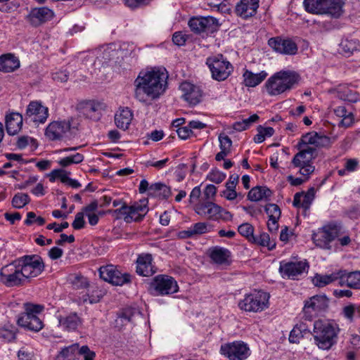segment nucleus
I'll return each instance as SVG.
<instances>
[{
  "mask_svg": "<svg viewBox=\"0 0 360 360\" xmlns=\"http://www.w3.org/2000/svg\"><path fill=\"white\" fill-rule=\"evenodd\" d=\"M167 79L168 73L165 68L141 71L134 83L135 98L145 103L148 98H159L166 90Z\"/></svg>",
  "mask_w": 360,
  "mask_h": 360,
  "instance_id": "obj_1",
  "label": "nucleus"
},
{
  "mask_svg": "<svg viewBox=\"0 0 360 360\" xmlns=\"http://www.w3.org/2000/svg\"><path fill=\"white\" fill-rule=\"evenodd\" d=\"M340 332L338 324L333 321L317 320L314 323V343L323 350L330 349L337 342Z\"/></svg>",
  "mask_w": 360,
  "mask_h": 360,
  "instance_id": "obj_2",
  "label": "nucleus"
},
{
  "mask_svg": "<svg viewBox=\"0 0 360 360\" xmlns=\"http://www.w3.org/2000/svg\"><path fill=\"white\" fill-rule=\"evenodd\" d=\"M300 80V77L296 72L282 70L269 77L265 86L269 95L277 96L294 88Z\"/></svg>",
  "mask_w": 360,
  "mask_h": 360,
  "instance_id": "obj_3",
  "label": "nucleus"
},
{
  "mask_svg": "<svg viewBox=\"0 0 360 360\" xmlns=\"http://www.w3.org/2000/svg\"><path fill=\"white\" fill-rule=\"evenodd\" d=\"M303 6L305 11L311 14H328L338 18L342 13L341 0H304Z\"/></svg>",
  "mask_w": 360,
  "mask_h": 360,
  "instance_id": "obj_4",
  "label": "nucleus"
},
{
  "mask_svg": "<svg viewBox=\"0 0 360 360\" xmlns=\"http://www.w3.org/2000/svg\"><path fill=\"white\" fill-rule=\"evenodd\" d=\"M24 308L25 312L22 313L18 318V325L34 332L41 330L44 324L38 314L43 311L44 307L41 304L25 303L24 304Z\"/></svg>",
  "mask_w": 360,
  "mask_h": 360,
  "instance_id": "obj_5",
  "label": "nucleus"
},
{
  "mask_svg": "<svg viewBox=\"0 0 360 360\" xmlns=\"http://www.w3.org/2000/svg\"><path fill=\"white\" fill-rule=\"evenodd\" d=\"M297 148L299 152L294 155L291 163L295 167L300 168L299 173L308 179L314 172L315 167L312 165V161L317 157L318 151L316 149L308 147L306 148Z\"/></svg>",
  "mask_w": 360,
  "mask_h": 360,
  "instance_id": "obj_6",
  "label": "nucleus"
},
{
  "mask_svg": "<svg viewBox=\"0 0 360 360\" xmlns=\"http://www.w3.org/2000/svg\"><path fill=\"white\" fill-rule=\"evenodd\" d=\"M269 295L262 290H255L245 295L238 306L240 309L247 312L257 313L269 307Z\"/></svg>",
  "mask_w": 360,
  "mask_h": 360,
  "instance_id": "obj_7",
  "label": "nucleus"
},
{
  "mask_svg": "<svg viewBox=\"0 0 360 360\" xmlns=\"http://www.w3.org/2000/svg\"><path fill=\"white\" fill-rule=\"evenodd\" d=\"M206 64L212 73V77L219 82L226 79L233 70L231 63L222 54L208 57Z\"/></svg>",
  "mask_w": 360,
  "mask_h": 360,
  "instance_id": "obj_8",
  "label": "nucleus"
},
{
  "mask_svg": "<svg viewBox=\"0 0 360 360\" xmlns=\"http://www.w3.org/2000/svg\"><path fill=\"white\" fill-rule=\"evenodd\" d=\"M148 200H141L131 205L123 203L122 207L115 210V212L122 215L126 223L141 221L148 212Z\"/></svg>",
  "mask_w": 360,
  "mask_h": 360,
  "instance_id": "obj_9",
  "label": "nucleus"
},
{
  "mask_svg": "<svg viewBox=\"0 0 360 360\" xmlns=\"http://www.w3.org/2000/svg\"><path fill=\"white\" fill-rule=\"evenodd\" d=\"M343 233L342 229L338 224H328L319 229L312 235V240L316 246L330 249V243Z\"/></svg>",
  "mask_w": 360,
  "mask_h": 360,
  "instance_id": "obj_10",
  "label": "nucleus"
},
{
  "mask_svg": "<svg viewBox=\"0 0 360 360\" xmlns=\"http://www.w3.org/2000/svg\"><path fill=\"white\" fill-rule=\"evenodd\" d=\"M150 293L155 296L171 295L179 291L176 280L167 275H158L150 284Z\"/></svg>",
  "mask_w": 360,
  "mask_h": 360,
  "instance_id": "obj_11",
  "label": "nucleus"
},
{
  "mask_svg": "<svg viewBox=\"0 0 360 360\" xmlns=\"http://www.w3.org/2000/svg\"><path fill=\"white\" fill-rule=\"evenodd\" d=\"M19 263L21 266L20 274L25 281L37 277L44 269L42 259L37 255L23 256L19 259Z\"/></svg>",
  "mask_w": 360,
  "mask_h": 360,
  "instance_id": "obj_12",
  "label": "nucleus"
},
{
  "mask_svg": "<svg viewBox=\"0 0 360 360\" xmlns=\"http://www.w3.org/2000/svg\"><path fill=\"white\" fill-rule=\"evenodd\" d=\"M188 25L195 34H212L217 32L220 26L219 20L212 16H195L190 18Z\"/></svg>",
  "mask_w": 360,
  "mask_h": 360,
  "instance_id": "obj_13",
  "label": "nucleus"
},
{
  "mask_svg": "<svg viewBox=\"0 0 360 360\" xmlns=\"http://www.w3.org/2000/svg\"><path fill=\"white\" fill-rule=\"evenodd\" d=\"M98 272L101 279L113 285L122 286L131 282V275L129 274L122 273L116 266L112 264L101 266Z\"/></svg>",
  "mask_w": 360,
  "mask_h": 360,
  "instance_id": "obj_14",
  "label": "nucleus"
},
{
  "mask_svg": "<svg viewBox=\"0 0 360 360\" xmlns=\"http://www.w3.org/2000/svg\"><path fill=\"white\" fill-rule=\"evenodd\" d=\"M220 352L229 360H245L250 355V349L248 345L239 341L222 345Z\"/></svg>",
  "mask_w": 360,
  "mask_h": 360,
  "instance_id": "obj_15",
  "label": "nucleus"
},
{
  "mask_svg": "<svg viewBox=\"0 0 360 360\" xmlns=\"http://www.w3.org/2000/svg\"><path fill=\"white\" fill-rule=\"evenodd\" d=\"M309 269L306 262H280L279 271L283 278L297 279L299 276L307 273Z\"/></svg>",
  "mask_w": 360,
  "mask_h": 360,
  "instance_id": "obj_16",
  "label": "nucleus"
},
{
  "mask_svg": "<svg viewBox=\"0 0 360 360\" xmlns=\"http://www.w3.org/2000/svg\"><path fill=\"white\" fill-rule=\"evenodd\" d=\"M328 307V299L324 295H315L307 300L303 308L306 319L311 320L313 313L317 314L326 310Z\"/></svg>",
  "mask_w": 360,
  "mask_h": 360,
  "instance_id": "obj_17",
  "label": "nucleus"
},
{
  "mask_svg": "<svg viewBox=\"0 0 360 360\" xmlns=\"http://www.w3.org/2000/svg\"><path fill=\"white\" fill-rule=\"evenodd\" d=\"M330 145V139L326 136L320 135L316 132H309L302 136L297 143V147L317 148L328 147Z\"/></svg>",
  "mask_w": 360,
  "mask_h": 360,
  "instance_id": "obj_18",
  "label": "nucleus"
},
{
  "mask_svg": "<svg viewBox=\"0 0 360 360\" xmlns=\"http://www.w3.org/2000/svg\"><path fill=\"white\" fill-rule=\"evenodd\" d=\"M268 44L276 52L281 54L295 55L297 51V44L290 39L272 37L269 39Z\"/></svg>",
  "mask_w": 360,
  "mask_h": 360,
  "instance_id": "obj_19",
  "label": "nucleus"
},
{
  "mask_svg": "<svg viewBox=\"0 0 360 360\" xmlns=\"http://www.w3.org/2000/svg\"><path fill=\"white\" fill-rule=\"evenodd\" d=\"M70 129V123L66 121L51 122L46 128L45 135L51 141L61 140Z\"/></svg>",
  "mask_w": 360,
  "mask_h": 360,
  "instance_id": "obj_20",
  "label": "nucleus"
},
{
  "mask_svg": "<svg viewBox=\"0 0 360 360\" xmlns=\"http://www.w3.org/2000/svg\"><path fill=\"white\" fill-rule=\"evenodd\" d=\"M53 12L47 7L34 8L26 17L27 21L33 27H38L51 20Z\"/></svg>",
  "mask_w": 360,
  "mask_h": 360,
  "instance_id": "obj_21",
  "label": "nucleus"
},
{
  "mask_svg": "<svg viewBox=\"0 0 360 360\" xmlns=\"http://www.w3.org/2000/svg\"><path fill=\"white\" fill-rule=\"evenodd\" d=\"M179 89L182 91L181 97L190 105H195L200 102L202 91L198 86L184 82L181 84Z\"/></svg>",
  "mask_w": 360,
  "mask_h": 360,
  "instance_id": "obj_22",
  "label": "nucleus"
},
{
  "mask_svg": "<svg viewBox=\"0 0 360 360\" xmlns=\"http://www.w3.org/2000/svg\"><path fill=\"white\" fill-rule=\"evenodd\" d=\"M48 115V108L37 101H32L27 106L26 116L34 122L44 123Z\"/></svg>",
  "mask_w": 360,
  "mask_h": 360,
  "instance_id": "obj_23",
  "label": "nucleus"
},
{
  "mask_svg": "<svg viewBox=\"0 0 360 360\" xmlns=\"http://www.w3.org/2000/svg\"><path fill=\"white\" fill-rule=\"evenodd\" d=\"M212 263L218 266H229L231 264V252L224 248L215 246L208 250Z\"/></svg>",
  "mask_w": 360,
  "mask_h": 360,
  "instance_id": "obj_24",
  "label": "nucleus"
},
{
  "mask_svg": "<svg viewBox=\"0 0 360 360\" xmlns=\"http://www.w3.org/2000/svg\"><path fill=\"white\" fill-rule=\"evenodd\" d=\"M153 257L150 254H141L136 260V273L142 276H150L155 273V268L153 263Z\"/></svg>",
  "mask_w": 360,
  "mask_h": 360,
  "instance_id": "obj_25",
  "label": "nucleus"
},
{
  "mask_svg": "<svg viewBox=\"0 0 360 360\" xmlns=\"http://www.w3.org/2000/svg\"><path fill=\"white\" fill-rule=\"evenodd\" d=\"M259 0H240L236 6V13L243 18L255 15L259 8Z\"/></svg>",
  "mask_w": 360,
  "mask_h": 360,
  "instance_id": "obj_26",
  "label": "nucleus"
},
{
  "mask_svg": "<svg viewBox=\"0 0 360 360\" xmlns=\"http://www.w3.org/2000/svg\"><path fill=\"white\" fill-rule=\"evenodd\" d=\"M59 327L65 331H75L82 325V319L75 312L58 317Z\"/></svg>",
  "mask_w": 360,
  "mask_h": 360,
  "instance_id": "obj_27",
  "label": "nucleus"
},
{
  "mask_svg": "<svg viewBox=\"0 0 360 360\" xmlns=\"http://www.w3.org/2000/svg\"><path fill=\"white\" fill-rule=\"evenodd\" d=\"M196 213L202 217L212 220H218L221 207L212 202L199 203L195 205Z\"/></svg>",
  "mask_w": 360,
  "mask_h": 360,
  "instance_id": "obj_28",
  "label": "nucleus"
},
{
  "mask_svg": "<svg viewBox=\"0 0 360 360\" xmlns=\"http://www.w3.org/2000/svg\"><path fill=\"white\" fill-rule=\"evenodd\" d=\"M339 272H341L339 278L340 286L345 285L351 288L360 289V271L347 273L345 270H339Z\"/></svg>",
  "mask_w": 360,
  "mask_h": 360,
  "instance_id": "obj_29",
  "label": "nucleus"
},
{
  "mask_svg": "<svg viewBox=\"0 0 360 360\" xmlns=\"http://www.w3.org/2000/svg\"><path fill=\"white\" fill-rule=\"evenodd\" d=\"M6 128L8 134H18L22 126V116L18 112H11L6 115Z\"/></svg>",
  "mask_w": 360,
  "mask_h": 360,
  "instance_id": "obj_30",
  "label": "nucleus"
},
{
  "mask_svg": "<svg viewBox=\"0 0 360 360\" xmlns=\"http://www.w3.org/2000/svg\"><path fill=\"white\" fill-rule=\"evenodd\" d=\"M315 196L314 188H310L306 193H295L292 202L293 206L302 207L305 211L308 210Z\"/></svg>",
  "mask_w": 360,
  "mask_h": 360,
  "instance_id": "obj_31",
  "label": "nucleus"
},
{
  "mask_svg": "<svg viewBox=\"0 0 360 360\" xmlns=\"http://www.w3.org/2000/svg\"><path fill=\"white\" fill-rule=\"evenodd\" d=\"M133 119V112L129 108L120 109L115 115L116 126L123 130L129 128Z\"/></svg>",
  "mask_w": 360,
  "mask_h": 360,
  "instance_id": "obj_32",
  "label": "nucleus"
},
{
  "mask_svg": "<svg viewBox=\"0 0 360 360\" xmlns=\"http://www.w3.org/2000/svg\"><path fill=\"white\" fill-rule=\"evenodd\" d=\"M333 91L338 98L344 101L356 103L359 100V94L345 85L338 86Z\"/></svg>",
  "mask_w": 360,
  "mask_h": 360,
  "instance_id": "obj_33",
  "label": "nucleus"
},
{
  "mask_svg": "<svg viewBox=\"0 0 360 360\" xmlns=\"http://www.w3.org/2000/svg\"><path fill=\"white\" fill-rule=\"evenodd\" d=\"M20 67V60L13 54L7 53L0 56V71L13 72Z\"/></svg>",
  "mask_w": 360,
  "mask_h": 360,
  "instance_id": "obj_34",
  "label": "nucleus"
},
{
  "mask_svg": "<svg viewBox=\"0 0 360 360\" xmlns=\"http://www.w3.org/2000/svg\"><path fill=\"white\" fill-rule=\"evenodd\" d=\"M6 267L1 269L0 275L2 281L7 286H15L19 285L25 281V279L22 274H20V270L16 269L13 273L6 274Z\"/></svg>",
  "mask_w": 360,
  "mask_h": 360,
  "instance_id": "obj_35",
  "label": "nucleus"
},
{
  "mask_svg": "<svg viewBox=\"0 0 360 360\" xmlns=\"http://www.w3.org/2000/svg\"><path fill=\"white\" fill-rule=\"evenodd\" d=\"M267 75L265 71L255 74L248 70H245L243 75L244 84L248 87H255L262 83Z\"/></svg>",
  "mask_w": 360,
  "mask_h": 360,
  "instance_id": "obj_36",
  "label": "nucleus"
},
{
  "mask_svg": "<svg viewBox=\"0 0 360 360\" xmlns=\"http://www.w3.org/2000/svg\"><path fill=\"white\" fill-rule=\"evenodd\" d=\"M340 274L338 271H334L330 274H316L312 278V282L315 286L319 288H323L330 283H332L336 281H339Z\"/></svg>",
  "mask_w": 360,
  "mask_h": 360,
  "instance_id": "obj_37",
  "label": "nucleus"
},
{
  "mask_svg": "<svg viewBox=\"0 0 360 360\" xmlns=\"http://www.w3.org/2000/svg\"><path fill=\"white\" fill-rule=\"evenodd\" d=\"M103 108V103L95 101H87L81 103L82 112L88 118L96 117L95 114Z\"/></svg>",
  "mask_w": 360,
  "mask_h": 360,
  "instance_id": "obj_38",
  "label": "nucleus"
},
{
  "mask_svg": "<svg viewBox=\"0 0 360 360\" xmlns=\"http://www.w3.org/2000/svg\"><path fill=\"white\" fill-rule=\"evenodd\" d=\"M271 195V191L265 186H256L248 193V198L251 201H259L267 199Z\"/></svg>",
  "mask_w": 360,
  "mask_h": 360,
  "instance_id": "obj_39",
  "label": "nucleus"
},
{
  "mask_svg": "<svg viewBox=\"0 0 360 360\" xmlns=\"http://www.w3.org/2000/svg\"><path fill=\"white\" fill-rule=\"evenodd\" d=\"M149 191L151 195L162 198H168L171 195L169 187L162 183L153 184L149 187Z\"/></svg>",
  "mask_w": 360,
  "mask_h": 360,
  "instance_id": "obj_40",
  "label": "nucleus"
},
{
  "mask_svg": "<svg viewBox=\"0 0 360 360\" xmlns=\"http://www.w3.org/2000/svg\"><path fill=\"white\" fill-rule=\"evenodd\" d=\"M251 242L267 247L269 250H272L276 247L275 242L270 240L269 235L266 233H262L259 236H254V239Z\"/></svg>",
  "mask_w": 360,
  "mask_h": 360,
  "instance_id": "obj_41",
  "label": "nucleus"
},
{
  "mask_svg": "<svg viewBox=\"0 0 360 360\" xmlns=\"http://www.w3.org/2000/svg\"><path fill=\"white\" fill-rule=\"evenodd\" d=\"M341 49L345 54H352L360 49V44L357 39H345L340 44Z\"/></svg>",
  "mask_w": 360,
  "mask_h": 360,
  "instance_id": "obj_42",
  "label": "nucleus"
},
{
  "mask_svg": "<svg viewBox=\"0 0 360 360\" xmlns=\"http://www.w3.org/2000/svg\"><path fill=\"white\" fill-rule=\"evenodd\" d=\"M78 344H73L65 347L60 352L58 355V360H72L75 352L78 349Z\"/></svg>",
  "mask_w": 360,
  "mask_h": 360,
  "instance_id": "obj_43",
  "label": "nucleus"
},
{
  "mask_svg": "<svg viewBox=\"0 0 360 360\" xmlns=\"http://www.w3.org/2000/svg\"><path fill=\"white\" fill-rule=\"evenodd\" d=\"M84 157L82 154L77 153L72 155L60 159L58 161V164L63 167H66L72 164H79L82 162L84 160Z\"/></svg>",
  "mask_w": 360,
  "mask_h": 360,
  "instance_id": "obj_44",
  "label": "nucleus"
},
{
  "mask_svg": "<svg viewBox=\"0 0 360 360\" xmlns=\"http://www.w3.org/2000/svg\"><path fill=\"white\" fill-rule=\"evenodd\" d=\"M30 201V198L27 194L18 193L13 196L12 205L14 207L20 209L28 204Z\"/></svg>",
  "mask_w": 360,
  "mask_h": 360,
  "instance_id": "obj_45",
  "label": "nucleus"
},
{
  "mask_svg": "<svg viewBox=\"0 0 360 360\" xmlns=\"http://www.w3.org/2000/svg\"><path fill=\"white\" fill-rule=\"evenodd\" d=\"M16 330L15 326H10L0 328V338L6 342H11L15 339Z\"/></svg>",
  "mask_w": 360,
  "mask_h": 360,
  "instance_id": "obj_46",
  "label": "nucleus"
},
{
  "mask_svg": "<svg viewBox=\"0 0 360 360\" xmlns=\"http://www.w3.org/2000/svg\"><path fill=\"white\" fill-rule=\"evenodd\" d=\"M69 174L62 169H54L49 174V180L53 182L56 179H60L61 182L67 184L70 179Z\"/></svg>",
  "mask_w": 360,
  "mask_h": 360,
  "instance_id": "obj_47",
  "label": "nucleus"
},
{
  "mask_svg": "<svg viewBox=\"0 0 360 360\" xmlns=\"http://www.w3.org/2000/svg\"><path fill=\"white\" fill-rule=\"evenodd\" d=\"M343 314L349 321L354 317H360V308L354 304L346 306L343 309Z\"/></svg>",
  "mask_w": 360,
  "mask_h": 360,
  "instance_id": "obj_48",
  "label": "nucleus"
},
{
  "mask_svg": "<svg viewBox=\"0 0 360 360\" xmlns=\"http://www.w3.org/2000/svg\"><path fill=\"white\" fill-rule=\"evenodd\" d=\"M239 233L247 238L250 241L254 239V227L249 223H244L238 228Z\"/></svg>",
  "mask_w": 360,
  "mask_h": 360,
  "instance_id": "obj_49",
  "label": "nucleus"
},
{
  "mask_svg": "<svg viewBox=\"0 0 360 360\" xmlns=\"http://www.w3.org/2000/svg\"><path fill=\"white\" fill-rule=\"evenodd\" d=\"M265 211L270 219H279L281 212L279 207L276 204H269L265 207Z\"/></svg>",
  "mask_w": 360,
  "mask_h": 360,
  "instance_id": "obj_50",
  "label": "nucleus"
},
{
  "mask_svg": "<svg viewBox=\"0 0 360 360\" xmlns=\"http://www.w3.org/2000/svg\"><path fill=\"white\" fill-rule=\"evenodd\" d=\"M46 220L41 217H37L33 212H29L27 214V219L25 220V224L30 226L34 223L37 224L39 226H42L45 224Z\"/></svg>",
  "mask_w": 360,
  "mask_h": 360,
  "instance_id": "obj_51",
  "label": "nucleus"
},
{
  "mask_svg": "<svg viewBox=\"0 0 360 360\" xmlns=\"http://www.w3.org/2000/svg\"><path fill=\"white\" fill-rule=\"evenodd\" d=\"M104 292L101 290H94L91 295H86L84 296L83 301L84 302H89L90 304H94L98 302L103 297Z\"/></svg>",
  "mask_w": 360,
  "mask_h": 360,
  "instance_id": "obj_52",
  "label": "nucleus"
},
{
  "mask_svg": "<svg viewBox=\"0 0 360 360\" xmlns=\"http://www.w3.org/2000/svg\"><path fill=\"white\" fill-rule=\"evenodd\" d=\"M226 178V174L219 170H212L207 176V179L215 183L220 184Z\"/></svg>",
  "mask_w": 360,
  "mask_h": 360,
  "instance_id": "obj_53",
  "label": "nucleus"
},
{
  "mask_svg": "<svg viewBox=\"0 0 360 360\" xmlns=\"http://www.w3.org/2000/svg\"><path fill=\"white\" fill-rule=\"evenodd\" d=\"M69 78V72L66 70H59L52 73V79L57 82H65Z\"/></svg>",
  "mask_w": 360,
  "mask_h": 360,
  "instance_id": "obj_54",
  "label": "nucleus"
},
{
  "mask_svg": "<svg viewBox=\"0 0 360 360\" xmlns=\"http://www.w3.org/2000/svg\"><path fill=\"white\" fill-rule=\"evenodd\" d=\"M79 354L82 355L84 360H94L96 353L91 351L87 345L82 346L78 351Z\"/></svg>",
  "mask_w": 360,
  "mask_h": 360,
  "instance_id": "obj_55",
  "label": "nucleus"
},
{
  "mask_svg": "<svg viewBox=\"0 0 360 360\" xmlns=\"http://www.w3.org/2000/svg\"><path fill=\"white\" fill-rule=\"evenodd\" d=\"M219 141L220 149L228 150L231 151L232 141L227 135L221 134L219 136Z\"/></svg>",
  "mask_w": 360,
  "mask_h": 360,
  "instance_id": "obj_56",
  "label": "nucleus"
},
{
  "mask_svg": "<svg viewBox=\"0 0 360 360\" xmlns=\"http://www.w3.org/2000/svg\"><path fill=\"white\" fill-rule=\"evenodd\" d=\"M133 316L132 310L130 309H124L122 311V313L118 316L116 321L118 323L119 321L122 323H127L131 321Z\"/></svg>",
  "mask_w": 360,
  "mask_h": 360,
  "instance_id": "obj_57",
  "label": "nucleus"
},
{
  "mask_svg": "<svg viewBox=\"0 0 360 360\" xmlns=\"http://www.w3.org/2000/svg\"><path fill=\"white\" fill-rule=\"evenodd\" d=\"M72 285L75 288H86L89 286L87 278L82 276H76L72 281Z\"/></svg>",
  "mask_w": 360,
  "mask_h": 360,
  "instance_id": "obj_58",
  "label": "nucleus"
},
{
  "mask_svg": "<svg viewBox=\"0 0 360 360\" xmlns=\"http://www.w3.org/2000/svg\"><path fill=\"white\" fill-rule=\"evenodd\" d=\"M195 236L202 235L208 231L207 224L205 222H198L191 226Z\"/></svg>",
  "mask_w": 360,
  "mask_h": 360,
  "instance_id": "obj_59",
  "label": "nucleus"
},
{
  "mask_svg": "<svg viewBox=\"0 0 360 360\" xmlns=\"http://www.w3.org/2000/svg\"><path fill=\"white\" fill-rule=\"evenodd\" d=\"M341 124L345 127H349L354 122V115L352 112H348L346 109V113H344L343 117H341Z\"/></svg>",
  "mask_w": 360,
  "mask_h": 360,
  "instance_id": "obj_60",
  "label": "nucleus"
},
{
  "mask_svg": "<svg viewBox=\"0 0 360 360\" xmlns=\"http://www.w3.org/2000/svg\"><path fill=\"white\" fill-rule=\"evenodd\" d=\"M300 328L294 327L293 329L290 331L289 335V341L292 343H298L303 338V334H302Z\"/></svg>",
  "mask_w": 360,
  "mask_h": 360,
  "instance_id": "obj_61",
  "label": "nucleus"
},
{
  "mask_svg": "<svg viewBox=\"0 0 360 360\" xmlns=\"http://www.w3.org/2000/svg\"><path fill=\"white\" fill-rule=\"evenodd\" d=\"M84 213L77 212L75 215V220L73 221L72 226L76 230H79L84 226Z\"/></svg>",
  "mask_w": 360,
  "mask_h": 360,
  "instance_id": "obj_62",
  "label": "nucleus"
},
{
  "mask_svg": "<svg viewBox=\"0 0 360 360\" xmlns=\"http://www.w3.org/2000/svg\"><path fill=\"white\" fill-rule=\"evenodd\" d=\"M176 132L179 137L181 139H186L193 134V131H191L188 124L187 126L179 127L176 130Z\"/></svg>",
  "mask_w": 360,
  "mask_h": 360,
  "instance_id": "obj_63",
  "label": "nucleus"
},
{
  "mask_svg": "<svg viewBox=\"0 0 360 360\" xmlns=\"http://www.w3.org/2000/svg\"><path fill=\"white\" fill-rule=\"evenodd\" d=\"M345 167L349 172H355L359 167V160L357 159H345Z\"/></svg>",
  "mask_w": 360,
  "mask_h": 360,
  "instance_id": "obj_64",
  "label": "nucleus"
}]
</instances>
